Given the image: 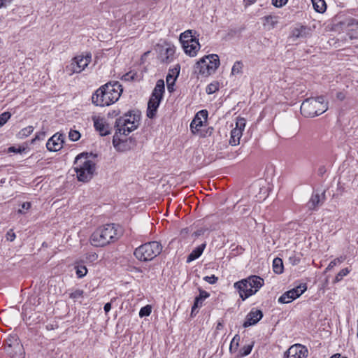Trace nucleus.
<instances>
[{
	"label": "nucleus",
	"mask_w": 358,
	"mask_h": 358,
	"mask_svg": "<svg viewBox=\"0 0 358 358\" xmlns=\"http://www.w3.org/2000/svg\"><path fill=\"white\" fill-rule=\"evenodd\" d=\"M342 358H347V357H342Z\"/></svg>",
	"instance_id": "63"
},
{
	"label": "nucleus",
	"mask_w": 358,
	"mask_h": 358,
	"mask_svg": "<svg viewBox=\"0 0 358 358\" xmlns=\"http://www.w3.org/2000/svg\"><path fill=\"white\" fill-rule=\"evenodd\" d=\"M288 0H272L273 6L278 8H281L287 3Z\"/></svg>",
	"instance_id": "45"
},
{
	"label": "nucleus",
	"mask_w": 358,
	"mask_h": 358,
	"mask_svg": "<svg viewBox=\"0 0 358 358\" xmlns=\"http://www.w3.org/2000/svg\"><path fill=\"white\" fill-rule=\"evenodd\" d=\"M263 317V313L260 310L252 309L246 316L245 321L243 326L246 328L257 324Z\"/></svg>",
	"instance_id": "14"
},
{
	"label": "nucleus",
	"mask_w": 358,
	"mask_h": 358,
	"mask_svg": "<svg viewBox=\"0 0 358 358\" xmlns=\"http://www.w3.org/2000/svg\"><path fill=\"white\" fill-rule=\"evenodd\" d=\"M84 292L81 289H76L71 292L69 295L70 298L72 299L74 301H77L79 299H81L83 297Z\"/></svg>",
	"instance_id": "38"
},
{
	"label": "nucleus",
	"mask_w": 358,
	"mask_h": 358,
	"mask_svg": "<svg viewBox=\"0 0 358 358\" xmlns=\"http://www.w3.org/2000/svg\"><path fill=\"white\" fill-rule=\"evenodd\" d=\"M222 327V324L220 322L218 323L217 325V329H221Z\"/></svg>",
	"instance_id": "61"
},
{
	"label": "nucleus",
	"mask_w": 358,
	"mask_h": 358,
	"mask_svg": "<svg viewBox=\"0 0 358 358\" xmlns=\"http://www.w3.org/2000/svg\"><path fill=\"white\" fill-rule=\"evenodd\" d=\"M206 248V244L203 243L198 247L195 248L192 252L188 255L187 258V262L189 263L196 259H198L203 253Z\"/></svg>",
	"instance_id": "20"
},
{
	"label": "nucleus",
	"mask_w": 358,
	"mask_h": 358,
	"mask_svg": "<svg viewBox=\"0 0 358 358\" xmlns=\"http://www.w3.org/2000/svg\"><path fill=\"white\" fill-rule=\"evenodd\" d=\"M336 98L340 101H343L345 98V94L342 92H339L336 94Z\"/></svg>",
	"instance_id": "53"
},
{
	"label": "nucleus",
	"mask_w": 358,
	"mask_h": 358,
	"mask_svg": "<svg viewBox=\"0 0 358 358\" xmlns=\"http://www.w3.org/2000/svg\"><path fill=\"white\" fill-rule=\"evenodd\" d=\"M320 203V195L318 194H315L312 195L311 198L310 199L309 201L308 202V208L310 210L315 209L317 205Z\"/></svg>",
	"instance_id": "29"
},
{
	"label": "nucleus",
	"mask_w": 358,
	"mask_h": 358,
	"mask_svg": "<svg viewBox=\"0 0 358 358\" xmlns=\"http://www.w3.org/2000/svg\"><path fill=\"white\" fill-rule=\"evenodd\" d=\"M243 133L238 129H233L231 131V138L229 143L231 145H236L240 143V138L242 136Z\"/></svg>",
	"instance_id": "25"
},
{
	"label": "nucleus",
	"mask_w": 358,
	"mask_h": 358,
	"mask_svg": "<svg viewBox=\"0 0 358 358\" xmlns=\"http://www.w3.org/2000/svg\"><path fill=\"white\" fill-rule=\"evenodd\" d=\"M4 350L12 358H24L22 345L16 339L6 341Z\"/></svg>",
	"instance_id": "10"
},
{
	"label": "nucleus",
	"mask_w": 358,
	"mask_h": 358,
	"mask_svg": "<svg viewBox=\"0 0 358 358\" xmlns=\"http://www.w3.org/2000/svg\"><path fill=\"white\" fill-rule=\"evenodd\" d=\"M328 109L327 103L324 102L323 96L317 98H308L301 103L300 110L306 117H314L318 116Z\"/></svg>",
	"instance_id": "5"
},
{
	"label": "nucleus",
	"mask_w": 358,
	"mask_h": 358,
	"mask_svg": "<svg viewBox=\"0 0 358 358\" xmlns=\"http://www.w3.org/2000/svg\"><path fill=\"white\" fill-rule=\"evenodd\" d=\"M162 250V245L159 242L152 241L137 248L134 254L138 260L147 262L153 259L159 255Z\"/></svg>",
	"instance_id": "7"
},
{
	"label": "nucleus",
	"mask_w": 358,
	"mask_h": 358,
	"mask_svg": "<svg viewBox=\"0 0 358 358\" xmlns=\"http://www.w3.org/2000/svg\"><path fill=\"white\" fill-rule=\"evenodd\" d=\"M6 1H9V2H10V1H11V0H0V8H2V7H3V6H5V3H6Z\"/></svg>",
	"instance_id": "58"
},
{
	"label": "nucleus",
	"mask_w": 358,
	"mask_h": 358,
	"mask_svg": "<svg viewBox=\"0 0 358 358\" xmlns=\"http://www.w3.org/2000/svg\"><path fill=\"white\" fill-rule=\"evenodd\" d=\"M350 271L348 268H343L336 275L334 282H338L341 281L344 276H346L349 273Z\"/></svg>",
	"instance_id": "37"
},
{
	"label": "nucleus",
	"mask_w": 358,
	"mask_h": 358,
	"mask_svg": "<svg viewBox=\"0 0 358 358\" xmlns=\"http://www.w3.org/2000/svg\"><path fill=\"white\" fill-rule=\"evenodd\" d=\"M64 136L62 134H55L48 139L46 147L47 149L52 152L59 150L62 148Z\"/></svg>",
	"instance_id": "13"
},
{
	"label": "nucleus",
	"mask_w": 358,
	"mask_h": 358,
	"mask_svg": "<svg viewBox=\"0 0 358 358\" xmlns=\"http://www.w3.org/2000/svg\"><path fill=\"white\" fill-rule=\"evenodd\" d=\"M74 171L79 181L86 182L90 180L94 175L96 164L89 159L87 155H78L74 162Z\"/></svg>",
	"instance_id": "4"
},
{
	"label": "nucleus",
	"mask_w": 358,
	"mask_h": 358,
	"mask_svg": "<svg viewBox=\"0 0 358 358\" xmlns=\"http://www.w3.org/2000/svg\"><path fill=\"white\" fill-rule=\"evenodd\" d=\"M307 289L306 283L300 284L299 286L285 292L278 299L280 303H288L299 297Z\"/></svg>",
	"instance_id": "9"
},
{
	"label": "nucleus",
	"mask_w": 358,
	"mask_h": 358,
	"mask_svg": "<svg viewBox=\"0 0 358 358\" xmlns=\"http://www.w3.org/2000/svg\"><path fill=\"white\" fill-rule=\"evenodd\" d=\"M283 262L282 260L279 258L276 257L273 261V272L277 274H280L283 272Z\"/></svg>",
	"instance_id": "27"
},
{
	"label": "nucleus",
	"mask_w": 358,
	"mask_h": 358,
	"mask_svg": "<svg viewBox=\"0 0 358 358\" xmlns=\"http://www.w3.org/2000/svg\"><path fill=\"white\" fill-rule=\"evenodd\" d=\"M310 29L306 26L298 25L292 29L290 37L294 40L306 38L310 34Z\"/></svg>",
	"instance_id": "18"
},
{
	"label": "nucleus",
	"mask_w": 358,
	"mask_h": 358,
	"mask_svg": "<svg viewBox=\"0 0 358 358\" xmlns=\"http://www.w3.org/2000/svg\"><path fill=\"white\" fill-rule=\"evenodd\" d=\"M91 61V55L87 54L86 56H77L74 57L71 64L66 67V71L69 74L80 73L88 66Z\"/></svg>",
	"instance_id": "8"
},
{
	"label": "nucleus",
	"mask_w": 358,
	"mask_h": 358,
	"mask_svg": "<svg viewBox=\"0 0 358 358\" xmlns=\"http://www.w3.org/2000/svg\"><path fill=\"white\" fill-rule=\"evenodd\" d=\"M152 308L150 306L147 305L143 308H141L139 311V316L141 317H145V316H149L151 313Z\"/></svg>",
	"instance_id": "39"
},
{
	"label": "nucleus",
	"mask_w": 358,
	"mask_h": 358,
	"mask_svg": "<svg viewBox=\"0 0 358 358\" xmlns=\"http://www.w3.org/2000/svg\"><path fill=\"white\" fill-rule=\"evenodd\" d=\"M122 234L120 226L115 224H106L97 228L92 234L90 241L94 247H104L117 241Z\"/></svg>",
	"instance_id": "3"
},
{
	"label": "nucleus",
	"mask_w": 358,
	"mask_h": 358,
	"mask_svg": "<svg viewBox=\"0 0 358 358\" xmlns=\"http://www.w3.org/2000/svg\"><path fill=\"white\" fill-rule=\"evenodd\" d=\"M254 346V343L252 342L250 345H245L242 348V349L240 350V356L241 357H245L248 355Z\"/></svg>",
	"instance_id": "36"
},
{
	"label": "nucleus",
	"mask_w": 358,
	"mask_h": 358,
	"mask_svg": "<svg viewBox=\"0 0 358 358\" xmlns=\"http://www.w3.org/2000/svg\"><path fill=\"white\" fill-rule=\"evenodd\" d=\"M345 260V258L343 257H340L338 258L334 259L332 260L328 265V266L326 268L324 272L327 273L329 271H331L333 269L335 266L340 265L341 263H343Z\"/></svg>",
	"instance_id": "30"
},
{
	"label": "nucleus",
	"mask_w": 358,
	"mask_h": 358,
	"mask_svg": "<svg viewBox=\"0 0 358 358\" xmlns=\"http://www.w3.org/2000/svg\"><path fill=\"white\" fill-rule=\"evenodd\" d=\"M194 40H196V39L193 37L192 30H190V29L184 31L180 36V41L181 42V43H186L188 41H194Z\"/></svg>",
	"instance_id": "28"
},
{
	"label": "nucleus",
	"mask_w": 358,
	"mask_h": 358,
	"mask_svg": "<svg viewBox=\"0 0 358 358\" xmlns=\"http://www.w3.org/2000/svg\"><path fill=\"white\" fill-rule=\"evenodd\" d=\"M278 16L276 15H267L262 18L264 26H268V29H273L278 23Z\"/></svg>",
	"instance_id": "22"
},
{
	"label": "nucleus",
	"mask_w": 358,
	"mask_h": 358,
	"mask_svg": "<svg viewBox=\"0 0 358 358\" xmlns=\"http://www.w3.org/2000/svg\"><path fill=\"white\" fill-rule=\"evenodd\" d=\"M103 309H104V311L106 313H108L110 310V309H111V303H106L104 305Z\"/></svg>",
	"instance_id": "55"
},
{
	"label": "nucleus",
	"mask_w": 358,
	"mask_h": 358,
	"mask_svg": "<svg viewBox=\"0 0 358 358\" xmlns=\"http://www.w3.org/2000/svg\"><path fill=\"white\" fill-rule=\"evenodd\" d=\"M11 114L9 112H4L0 115V127L7 122L10 118Z\"/></svg>",
	"instance_id": "40"
},
{
	"label": "nucleus",
	"mask_w": 358,
	"mask_h": 358,
	"mask_svg": "<svg viewBox=\"0 0 358 358\" xmlns=\"http://www.w3.org/2000/svg\"><path fill=\"white\" fill-rule=\"evenodd\" d=\"M220 66V59L217 55H206L198 61L194 66V72L203 77H208L214 73Z\"/></svg>",
	"instance_id": "6"
},
{
	"label": "nucleus",
	"mask_w": 358,
	"mask_h": 358,
	"mask_svg": "<svg viewBox=\"0 0 358 358\" xmlns=\"http://www.w3.org/2000/svg\"><path fill=\"white\" fill-rule=\"evenodd\" d=\"M289 263L292 265H296L299 263L300 259L295 255L291 256L289 258Z\"/></svg>",
	"instance_id": "51"
},
{
	"label": "nucleus",
	"mask_w": 358,
	"mask_h": 358,
	"mask_svg": "<svg viewBox=\"0 0 358 358\" xmlns=\"http://www.w3.org/2000/svg\"><path fill=\"white\" fill-rule=\"evenodd\" d=\"M311 1L316 12L322 13L326 10L327 6L324 0H311Z\"/></svg>",
	"instance_id": "26"
},
{
	"label": "nucleus",
	"mask_w": 358,
	"mask_h": 358,
	"mask_svg": "<svg viewBox=\"0 0 358 358\" xmlns=\"http://www.w3.org/2000/svg\"><path fill=\"white\" fill-rule=\"evenodd\" d=\"M203 121L201 117L196 115L190 124V129L193 134H196L199 131L200 128L203 126Z\"/></svg>",
	"instance_id": "24"
},
{
	"label": "nucleus",
	"mask_w": 358,
	"mask_h": 358,
	"mask_svg": "<svg viewBox=\"0 0 358 358\" xmlns=\"http://www.w3.org/2000/svg\"><path fill=\"white\" fill-rule=\"evenodd\" d=\"M331 358H342V357H341L340 354H336V355H333L332 357H331Z\"/></svg>",
	"instance_id": "60"
},
{
	"label": "nucleus",
	"mask_w": 358,
	"mask_h": 358,
	"mask_svg": "<svg viewBox=\"0 0 358 358\" xmlns=\"http://www.w3.org/2000/svg\"><path fill=\"white\" fill-rule=\"evenodd\" d=\"M249 283L248 286L250 287L251 289H253L255 294L263 286L264 279L257 275H251L247 278Z\"/></svg>",
	"instance_id": "19"
},
{
	"label": "nucleus",
	"mask_w": 358,
	"mask_h": 358,
	"mask_svg": "<svg viewBox=\"0 0 358 358\" xmlns=\"http://www.w3.org/2000/svg\"><path fill=\"white\" fill-rule=\"evenodd\" d=\"M33 131H34V127L32 126H28V127H24L22 129H21L19 131L17 136L20 138H26V137L29 136L33 132Z\"/></svg>",
	"instance_id": "31"
},
{
	"label": "nucleus",
	"mask_w": 358,
	"mask_h": 358,
	"mask_svg": "<svg viewBox=\"0 0 358 358\" xmlns=\"http://www.w3.org/2000/svg\"><path fill=\"white\" fill-rule=\"evenodd\" d=\"M122 85L118 82L108 83L93 94L92 101L98 106H108L116 102L122 93Z\"/></svg>",
	"instance_id": "2"
},
{
	"label": "nucleus",
	"mask_w": 358,
	"mask_h": 358,
	"mask_svg": "<svg viewBox=\"0 0 358 358\" xmlns=\"http://www.w3.org/2000/svg\"><path fill=\"white\" fill-rule=\"evenodd\" d=\"M203 300L199 299V297H196L194 300V305L192 308V315H195L197 313L196 309L201 308L203 306Z\"/></svg>",
	"instance_id": "33"
},
{
	"label": "nucleus",
	"mask_w": 358,
	"mask_h": 358,
	"mask_svg": "<svg viewBox=\"0 0 358 358\" xmlns=\"http://www.w3.org/2000/svg\"><path fill=\"white\" fill-rule=\"evenodd\" d=\"M180 65H176L174 68L169 69L166 76V84H175V82L180 73Z\"/></svg>",
	"instance_id": "21"
},
{
	"label": "nucleus",
	"mask_w": 358,
	"mask_h": 358,
	"mask_svg": "<svg viewBox=\"0 0 358 358\" xmlns=\"http://www.w3.org/2000/svg\"><path fill=\"white\" fill-rule=\"evenodd\" d=\"M69 137L72 141H76L80 138V134L76 130H71L69 134Z\"/></svg>",
	"instance_id": "43"
},
{
	"label": "nucleus",
	"mask_w": 358,
	"mask_h": 358,
	"mask_svg": "<svg viewBox=\"0 0 358 358\" xmlns=\"http://www.w3.org/2000/svg\"><path fill=\"white\" fill-rule=\"evenodd\" d=\"M161 99V98L153 96L151 95V97L148 103L147 110V116L149 118H153L155 116Z\"/></svg>",
	"instance_id": "17"
},
{
	"label": "nucleus",
	"mask_w": 358,
	"mask_h": 358,
	"mask_svg": "<svg viewBox=\"0 0 358 358\" xmlns=\"http://www.w3.org/2000/svg\"><path fill=\"white\" fill-rule=\"evenodd\" d=\"M175 53V49L173 47H169L166 50V57L164 61L166 63H169L172 61L173 55Z\"/></svg>",
	"instance_id": "35"
},
{
	"label": "nucleus",
	"mask_w": 358,
	"mask_h": 358,
	"mask_svg": "<svg viewBox=\"0 0 358 358\" xmlns=\"http://www.w3.org/2000/svg\"><path fill=\"white\" fill-rule=\"evenodd\" d=\"M164 92V82L163 80H157L152 96L162 98L163 93Z\"/></svg>",
	"instance_id": "23"
},
{
	"label": "nucleus",
	"mask_w": 358,
	"mask_h": 358,
	"mask_svg": "<svg viewBox=\"0 0 358 358\" xmlns=\"http://www.w3.org/2000/svg\"><path fill=\"white\" fill-rule=\"evenodd\" d=\"M203 280H204L206 282H208V283H210V284L213 285V284H215V283H216V282H217V280H218V278H217V277H216V276H215V275H210V276H205V277L203 278Z\"/></svg>",
	"instance_id": "44"
},
{
	"label": "nucleus",
	"mask_w": 358,
	"mask_h": 358,
	"mask_svg": "<svg viewBox=\"0 0 358 358\" xmlns=\"http://www.w3.org/2000/svg\"><path fill=\"white\" fill-rule=\"evenodd\" d=\"M31 208V203L24 202L22 204V208L25 210H29Z\"/></svg>",
	"instance_id": "56"
},
{
	"label": "nucleus",
	"mask_w": 358,
	"mask_h": 358,
	"mask_svg": "<svg viewBox=\"0 0 358 358\" xmlns=\"http://www.w3.org/2000/svg\"><path fill=\"white\" fill-rule=\"evenodd\" d=\"M25 150L24 148H22L19 146L18 148H15V146H11L8 148L9 152H15V153H21Z\"/></svg>",
	"instance_id": "46"
},
{
	"label": "nucleus",
	"mask_w": 358,
	"mask_h": 358,
	"mask_svg": "<svg viewBox=\"0 0 358 358\" xmlns=\"http://www.w3.org/2000/svg\"><path fill=\"white\" fill-rule=\"evenodd\" d=\"M326 168L324 166H321L319 167L317 173L320 176H322L326 173Z\"/></svg>",
	"instance_id": "54"
},
{
	"label": "nucleus",
	"mask_w": 358,
	"mask_h": 358,
	"mask_svg": "<svg viewBox=\"0 0 358 358\" xmlns=\"http://www.w3.org/2000/svg\"><path fill=\"white\" fill-rule=\"evenodd\" d=\"M246 124V120L243 117H238L236 122L235 129H238L243 133Z\"/></svg>",
	"instance_id": "34"
},
{
	"label": "nucleus",
	"mask_w": 358,
	"mask_h": 358,
	"mask_svg": "<svg viewBox=\"0 0 358 358\" xmlns=\"http://www.w3.org/2000/svg\"><path fill=\"white\" fill-rule=\"evenodd\" d=\"M243 64L241 62L237 61L234 63L231 69V74L237 75L242 73Z\"/></svg>",
	"instance_id": "32"
},
{
	"label": "nucleus",
	"mask_w": 358,
	"mask_h": 358,
	"mask_svg": "<svg viewBox=\"0 0 358 358\" xmlns=\"http://www.w3.org/2000/svg\"><path fill=\"white\" fill-rule=\"evenodd\" d=\"M140 122V115L138 112L129 111L122 117L116 120L115 127V134L113 136V144L117 150H124L121 148L122 141L120 136H127L136 129Z\"/></svg>",
	"instance_id": "1"
},
{
	"label": "nucleus",
	"mask_w": 358,
	"mask_h": 358,
	"mask_svg": "<svg viewBox=\"0 0 358 358\" xmlns=\"http://www.w3.org/2000/svg\"><path fill=\"white\" fill-rule=\"evenodd\" d=\"M93 121L94 128L99 132L101 136H107L110 134L109 125L106 122L103 118L94 117Z\"/></svg>",
	"instance_id": "15"
},
{
	"label": "nucleus",
	"mask_w": 358,
	"mask_h": 358,
	"mask_svg": "<svg viewBox=\"0 0 358 358\" xmlns=\"http://www.w3.org/2000/svg\"><path fill=\"white\" fill-rule=\"evenodd\" d=\"M209 296H210L209 293H208L207 292H206L204 290L200 289L199 290V295L197 297H199V299H201L204 301Z\"/></svg>",
	"instance_id": "50"
},
{
	"label": "nucleus",
	"mask_w": 358,
	"mask_h": 358,
	"mask_svg": "<svg viewBox=\"0 0 358 358\" xmlns=\"http://www.w3.org/2000/svg\"><path fill=\"white\" fill-rule=\"evenodd\" d=\"M239 340H240V338H239L238 335H236V336L233 338V339H232V341H231V345H230V348H229V349H230V350H232V346H233V345H236V348H237V347L238 346V342H239Z\"/></svg>",
	"instance_id": "47"
},
{
	"label": "nucleus",
	"mask_w": 358,
	"mask_h": 358,
	"mask_svg": "<svg viewBox=\"0 0 358 358\" xmlns=\"http://www.w3.org/2000/svg\"><path fill=\"white\" fill-rule=\"evenodd\" d=\"M134 76H135L134 73H131V72H129V73H126L125 75H124L122 76V79L124 80H126V81L132 80L134 79Z\"/></svg>",
	"instance_id": "48"
},
{
	"label": "nucleus",
	"mask_w": 358,
	"mask_h": 358,
	"mask_svg": "<svg viewBox=\"0 0 358 358\" xmlns=\"http://www.w3.org/2000/svg\"><path fill=\"white\" fill-rule=\"evenodd\" d=\"M44 137H45V133L42 132L40 134L36 135L34 140H36V139L40 140L41 138L43 139Z\"/></svg>",
	"instance_id": "57"
},
{
	"label": "nucleus",
	"mask_w": 358,
	"mask_h": 358,
	"mask_svg": "<svg viewBox=\"0 0 358 358\" xmlns=\"http://www.w3.org/2000/svg\"><path fill=\"white\" fill-rule=\"evenodd\" d=\"M196 115H199V117H201V118L203 119V120L206 122L208 117V112L206 110H201L199 112L196 113Z\"/></svg>",
	"instance_id": "49"
},
{
	"label": "nucleus",
	"mask_w": 358,
	"mask_h": 358,
	"mask_svg": "<svg viewBox=\"0 0 358 358\" xmlns=\"http://www.w3.org/2000/svg\"><path fill=\"white\" fill-rule=\"evenodd\" d=\"M6 238L7 240L13 241L15 238V234L12 230H10L9 231L7 232Z\"/></svg>",
	"instance_id": "52"
},
{
	"label": "nucleus",
	"mask_w": 358,
	"mask_h": 358,
	"mask_svg": "<svg viewBox=\"0 0 358 358\" xmlns=\"http://www.w3.org/2000/svg\"><path fill=\"white\" fill-rule=\"evenodd\" d=\"M248 285L247 278L234 283V286L238 292L239 296L243 300H245L249 296L255 294V292H253V289H251Z\"/></svg>",
	"instance_id": "12"
},
{
	"label": "nucleus",
	"mask_w": 358,
	"mask_h": 358,
	"mask_svg": "<svg viewBox=\"0 0 358 358\" xmlns=\"http://www.w3.org/2000/svg\"><path fill=\"white\" fill-rule=\"evenodd\" d=\"M185 52L190 57L196 55L197 52L200 49L199 41L194 40L182 43Z\"/></svg>",
	"instance_id": "16"
},
{
	"label": "nucleus",
	"mask_w": 358,
	"mask_h": 358,
	"mask_svg": "<svg viewBox=\"0 0 358 358\" xmlns=\"http://www.w3.org/2000/svg\"><path fill=\"white\" fill-rule=\"evenodd\" d=\"M285 358H306L308 356L307 348L301 345H292L285 352Z\"/></svg>",
	"instance_id": "11"
},
{
	"label": "nucleus",
	"mask_w": 358,
	"mask_h": 358,
	"mask_svg": "<svg viewBox=\"0 0 358 358\" xmlns=\"http://www.w3.org/2000/svg\"><path fill=\"white\" fill-rule=\"evenodd\" d=\"M18 213H23L22 210V209L18 210Z\"/></svg>",
	"instance_id": "62"
},
{
	"label": "nucleus",
	"mask_w": 358,
	"mask_h": 358,
	"mask_svg": "<svg viewBox=\"0 0 358 358\" xmlns=\"http://www.w3.org/2000/svg\"><path fill=\"white\" fill-rule=\"evenodd\" d=\"M87 273V269L85 266H78L76 267V274L78 278L84 277Z\"/></svg>",
	"instance_id": "41"
},
{
	"label": "nucleus",
	"mask_w": 358,
	"mask_h": 358,
	"mask_svg": "<svg viewBox=\"0 0 358 358\" xmlns=\"http://www.w3.org/2000/svg\"><path fill=\"white\" fill-rule=\"evenodd\" d=\"M175 84H167L168 90L171 92L173 90V86Z\"/></svg>",
	"instance_id": "59"
},
{
	"label": "nucleus",
	"mask_w": 358,
	"mask_h": 358,
	"mask_svg": "<svg viewBox=\"0 0 358 358\" xmlns=\"http://www.w3.org/2000/svg\"><path fill=\"white\" fill-rule=\"evenodd\" d=\"M218 90V84L217 83H210L206 87V93L208 94H212Z\"/></svg>",
	"instance_id": "42"
}]
</instances>
